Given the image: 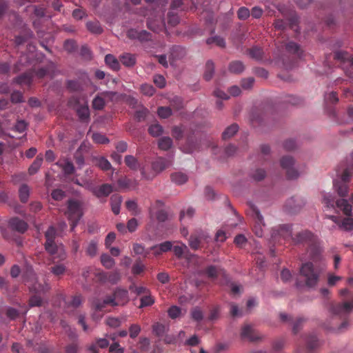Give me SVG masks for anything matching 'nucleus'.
Masks as SVG:
<instances>
[{
	"label": "nucleus",
	"mask_w": 353,
	"mask_h": 353,
	"mask_svg": "<svg viewBox=\"0 0 353 353\" xmlns=\"http://www.w3.org/2000/svg\"><path fill=\"white\" fill-rule=\"evenodd\" d=\"M299 274L303 281H296L297 287L305 286L308 288H314L319 283L321 270L319 267L314 266L312 262L302 263Z\"/></svg>",
	"instance_id": "f257e3e1"
},
{
	"label": "nucleus",
	"mask_w": 353,
	"mask_h": 353,
	"mask_svg": "<svg viewBox=\"0 0 353 353\" xmlns=\"http://www.w3.org/2000/svg\"><path fill=\"white\" fill-rule=\"evenodd\" d=\"M285 50L289 55L282 54L274 61L279 67L289 70L295 66L298 59L302 58L303 52L299 45L293 41H290L285 44Z\"/></svg>",
	"instance_id": "f03ea898"
},
{
	"label": "nucleus",
	"mask_w": 353,
	"mask_h": 353,
	"mask_svg": "<svg viewBox=\"0 0 353 353\" xmlns=\"http://www.w3.org/2000/svg\"><path fill=\"white\" fill-rule=\"evenodd\" d=\"M292 240L295 244L306 245L310 258L313 261L316 262L321 259V250L317 245L316 238L312 232L307 230L302 231L297 233Z\"/></svg>",
	"instance_id": "7ed1b4c3"
},
{
	"label": "nucleus",
	"mask_w": 353,
	"mask_h": 353,
	"mask_svg": "<svg viewBox=\"0 0 353 353\" xmlns=\"http://www.w3.org/2000/svg\"><path fill=\"white\" fill-rule=\"evenodd\" d=\"M46 241L45 243V249L50 255L57 254L60 260L66 259V252L62 244L57 245L54 243L56 236V230L53 226H50L45 233Z\"/></svg>",
	"instance_id": "20e7f679"
},
{
	"label": "nucleus",
	"mask_w": 353,
	"mask_h": 353,
	"mask_svg": "<svg viewBox=\"0 0 353 353\" xmlns=\"http://www.w3.org/2000/svg\"><path fill=\"white\" fill-rule=\"evenodd\" d=\"M65 214L70 222L71 230L72 231L83 216L82 203L76 199H69L67 202V210Z\"/></svg>",
	"instance_id": "39448f33"
},
{
	"label": "nucleus",
	"mask_w": 353,
	"mask_h": 353,
	"mask_svg": "<svg viewBox=\"0 0 353 353\" xmlns=\"http://www.w3.org/2000/svg\"><path fill=\"white\" fill-rule=\"evenodd\" d=\"M330 310L333 314L344 319L339 329L340 330L345 329L348 325V321L346 318L353 310V299L350 301H345L342 303L332 304L330 306Z\"/></svg>",
	"instance_id": "423d86ee"
},
{
	"label": "nucleus",
	"mask_w": 353,
	"mask_h": 353,
	"mask_svg": "<svg viewBox=\"0 0 353 353\" xmlns=\"http://www.w3.org/2000/svg\"><path fill=\"white\" fill-rule=\"evenodd\" d=\"M171 164V161L163 157H159L152 163V172L148 173L145 168L143 167L141 169V173L143 178L147 180H152L158 173L169 168Z\"/></svg>",
	"instance_id": "0eeeda50"
},
{
	"label": "nucleus",
	"mask_w": 353,
	"mask_h": 353,
	"mask_svg": "<svg viewBox=\"0 0 353 353\" xmlns=\"http://www.w3.org/2000/svg\"><path fill=\"white\" fill-rule=\"evenodd\" d=\"M336 206L347 216L342 220L341 223L339 224V227L342 228L345 231L353 230V219L351 217L352 210V205L347 199H340L336 201Z\"/></svg>",
	"instance_id": "6e6552de"
},
{
	"label": "nucleus",
	"mask_w": 353,
	"mask_h": 353,
	"mask_svg": "<svg viewBox=\"0 0 353 353\" xmlns=\"http://www.w3.org/2000/svg\"><path fill=\"white\" fill-rule=\"evenodd\" d=\"M351 172L349 169H345L339 179L334 181V188L339 196L345 197L347 196L349 188L348 183L350 180Z\"/></svg>",
	"instance_id": "1a4fd4ad"
},
{
	"label": "nucleus",
	"mask_w": 353,
	"mask_h": 353,
	"mask_svg": "<svg viewBox=\"0 0 353 353\" xmlns=\"http://www.w3.org/2000/svg\"><path fill=\"white\" fill-rule=\"evenodd\" d=\"M295 161L291 156L283 157L281 159V166L285 170L288 179H296L299 174L294 167Z\"/></svg>",
	"instance_id": "9d476101"
},
{
	"label": "nucleus",
	"mask_w": 353,
	"mask_h": 353,
	"mask_svg": "<svg viewBox=\"0 0 353 353\" xmlns=\"http://www.w3.org/2000/svg\"><path fill=\"white\" fill-rule=\"evenodd\" d=\"M200 274L205 276L212 281H216L219 276L226 277L225 270L219 265H210L201 270Z\"/></svg>",
	"instance_id": "9b49d317"
},
{
	"label": "nucleus",
	"mask_w": 353,
	"mask_h": 353,
	"mask_svg": "<svg viewBox=\"0 0 353 353\" xmlns=\"http://www.w3.org/2000/svg\"><path fill=\"white\" fill-rule=\"evenodd\" d=\"M50 290V286L48 284H46V285H42L41 284H38V287L36 284L30 287V290L31 292H35L37 293H45L48 290ZM43 300L41 297L37 294L32 295L29 299V306L30 307H39L42 305Z\"/></svg>",
	"instance_id": "f8f14e48"
},
{
	"label": "nucleus",
	"mask_w": 353,
	"mask_h": 353,
	"mask_svg": "<svg viewBox=\"0 0 353 353\" xmlns=\"http://www.w3.org/2000/svg\"><path fill=\"white\" fill-rule=\"evenodd\" d=\"M252 216L254 219L255 224L253 227V232L256 236L261 237L263 235L262 226L264 225L263 218L258 208L254 205H250Z\"/></svg>",
	"instance_id": "ddd939ff"
},
{
	"label": "nucleus",
	"mask_w": 353,
	"mask_h": 353,
	"mask_svg": "<svg viewBox=\"0 0 353 353\" xmlns=\"http://www.w3.org/2000/svg\"><path fill=\"white\" fill-rule=\"evenodd\" d=\"M208 235L203 231L192 234L189 239V245L191 249L196 250L201 247L203 243L208 242Z\"/></svg>",
	"instance_id": "4468645a"
},
{
	"label": "nucleus",
	"mask_w": 353,
	"mask_h": 353,
	"mask_svg": "<svg viewBox=\"0 0 353 353\" xmlns=\"http://www.w3.org/2000/svg\"><path fill=\"white\" fill-rule=\"evenodd\" d=\"M51 256V263L52 265L49 268V270L54 276L60 278L65 274L67 268L63 263H60V261H62L63 260H60L57 257V254Z\"/></svg>",
	"instance_id": "2eb2a0df"
},
{
	"label": "nucleus",
	"mask_w": 353,
	"mask_h": 353,
	"mask_svg": "<svg viewBox=\"0 0 353 353\" xmlns=\"http://www.w3.org/2000/svg\"><path fill=\"white\" fill-rule=\"evenodd\" d=\"M110 298L113 301L112 306L124 305L128 300V292L126 290L117 288Z\"/></svg>",
	"instance_id": "dca6fc26"
},
{
	"label": "nucleus",
	"mask_w": 353,
	"mask_h": 353,
	"mask_svg": "<svg viewBox=\"0 0 353 353\" xmlns=\"http://www.w3.org/2000/svg\"><path fill=\"white\" fill-rule=\"evenodd\" d=\"M127 37L130 39H137L140 42L148 41L152 39V34L146 30L139 31L136 29H130Z\"/></svg>",
	"instance_id": "f3484780"
},
{
	"label": "nucleus",
	"mask_w": 353,
	"mask_h": 353,
	"mask_svg": "<svg viewBox=\"0 0 353 353\" xmlns=\"http://www.w3.org/2000/svg\"><path fill=\"white\" fill-rule=\"evenodd\" d=\"M292 230L290 225H281L276 230H274L272 234V238L276 239V236L283 238L284 240L292 239Z\"/></svg>",
	"instance_id": "a211bd4d"
},
{
	"label": "nucleus",
	"mask_w": 353,
	"mask_h": 353,
	"mask_svg": "<svg viewBox=\"0 0 353 353\" xmlns=\"http://www.w3.org/2000/svg\"><path fill=\"white\" fill-rule=\"evenodd\" d=\"M113 191V188L110 184L104 183L99 187H94L92 189L94 195L97 198L108 196Z\"/></svg>",
	"instance_id": "6ab92c4d"
},
{
	"label": "nucleus",
	"mask_w": 353,
	"mask_h": 353,
	"mask_svg": "<svg viewBox=\"0 0 353 353\" xmlns=\"http://www.w3.org/2000/svg\"><path fill=\"white\" fill-rule=\"evenodd\" d=\"M9 225L12 230L19 233H24L28 229L27 223L18 217L12 218L9 221Z\"/></svg>",
	"instance_id": "aec40b11"
},
{
	"label": "nucleus",
	"mask_w": 353,
	"mask_h": 353,
	"mask_svg": "<svg viewBox=\"0 0 353 353\" xmlns=\"http://www.w3.org/2000/svg\"><path fill=\"white\" fill-rule=\"evenodd\" d=\"M241 336L252 342L257 341L261 339V336L250 325H246L242 328Z\"/></svg>",
	"instance_id": "412c9836"
},
{
	"label": "nucleus",
	"mask_w": 353,
	"mask_h": 353,
	"mask_svg": "<svg viewBox=\"0 0 353 353\" xmlns=\"http://www.w3.org/2000/svg\"><path fill=\"white\" fill-rule=\"evenodd\" d=\"M303 202L299 198L292 197L287 201L285 208L289 212L296 213L303 206Z\"/></svg>",
	"instance_id": "4be33fe9"
},
{
	"label": "nucleus",
	"mask_w": 353,
	"mask_h": 353,
	"mask_svg": "<svg viewBox=\"0 0 353 353\" xmlns=\"http://www.w3.org/2000/svg\"><path fill=\"white\" fill-rule=\"evenodd\" d=\"M186 54L185 49L179 46H174L172 48L169 57L170 64H173L175 60L182 59Z\"/></svg>",
	"instance_id": "5701e85b"
},
{
	"label": "nucleus",
	"mask_w": 353,
	"mask_h": 353,
	"mask_svg": "<svg viewBox=\"0 0 353 353\" xmlns=\"http://www.w3.org/2000/svg\"><path fill=\"white\" fill-rule=\"evenodd\" d=\"M303 341L305 345V349L307 352L310 353L319 346V341L317 337L314 334L305 336L303 339Z\"/></svg>",
	"instance_id": "b1692460"
},
{
	"label": "nucleus",
	"mask_w": 353,
	"mask_h": 353,
	"mask_svg": "<svg viewBox=\"0 0 353 353\" xmlns=\"http://www.w3.org/2000/svg\"><path fill=\"white\" fill-rule=\"evenodd\" d=\"M112 303L113 301L108 296L103 300L94 299L92 303V307L97 311H102L107 305L112 306Z\"/></svg>",
	"instance_id": "393cba45"
},
{
	"label": "nucleus",
	"mask_w": 353,
	"mask_h": 353,
	"mask_svg": "<svg viewBox=\"0 0 353 353\" xmlns=\"http://www.w3.org/2000/svg\"><path fill=\"white\" fill-rule=\"evenodd\" d=\"M34 72L29 70L15 79V82L19 85H30L32 83Z\"/></svg>",
	"instance_id": "a878e982"
},
{
	"label": "nucleus",
	"mask_w": 353,
	"mask_h": 353,
	"mask_svg": "<svg viewBox=\"0 0 353 353\" xmlns=\"http://www.w3.org/2000/svg\"><path fill=\"white\" fill-rule=\"evenodd\" d=\"M172 248V243L170 241H165L159 245H156L151 248V250H153L154 254L156 256L160 255L163 252H166L168 251L171 250Z\"/></svg>",
	"instance_id": "bb28decb"
},
{
	"label": "nucleus",
	"mask_w": 353,
	"mask_h": 353,
	"mask_svg": "<svg viewBox=\"0 0 353 353\" xmlns=\"http://www.w3.org/2000/svg\"><path fill=\"white\" fill-rule=\"evenodd\" d=\"M247 54L256 61H262L264 56L263 48L259 46H253L247 50Z\"/></svg>",
	"instance_id": "cd10ccee"
},
{
	"label": "nucleus",
	"mask_w": 353,
	"mask_h": 353,
	"mask_svg": "<svg viewBox=\"0 0 353 353\" xmlns=\"http://www.w3.org/2000/svg\"><path fill=\"white\" fill-rule=\"evenodd\" d=\"M122 203V197L118 194H113L110 198V205L112 211L114 214H119L120 212V206Z\"/></svg>",
	"instance_id": "c85d7f7f"
},
{
	"label": "nucleus",
	"mask_w": 353,
	"mask_h": 353,
	"mask_svg": "<svg viewBox=\"0 0 353 353\" xmlns=\"http://www.w3.org/2000/svg\"><path fill=\"white\" fill-rule=\"evenodd\" d=\"M98 275L101 281L108 280L112 283H116L121 278L120 273L118 271L110 272L108 276H107L106 274L103 272H99Z\"/></svg>",
	"instance_id": "c756f323"
},
{
	"label": "nucleus",
	"mask_w": 353,
	"mask_h": 353,
	"mask_svg": "<svg viewBox=\"0 0 353 353\" xmlns=\"http://www.w3.org/2000/svg\"><path fill=\"white\" fill-rule=\"evenodd\" d=\"M120 61L126 67H132L135 65L137 58L134 54L130 53H123L119 57Z\"/></svg>",
	"instance_id": "7c9ffc66"
},
{
	"label": "nucleus",
	"mask_w": 353,
	"mask_h": 353,
	"mask_svg": "<svg viewBox=\"0 0 353 353\" xmlns=\"http://www.w3.org/2000/svg\"><path fill=\"white\" fill-rule=\"evenodd\" d=\"M43 161V158L42 154L37 155L34 161L28 168V173L30 175H33L39 171L42 165Z\"/></svg>",
	"instance_id": "2f4dec72"
},
{
	"label": "nucleus",
	"mask_w": 353,
	"mask_h": 353,
	"mask_svg": "<svg viewBox=\"0 0 353 353\" xmlns=\"http://www.w3.org/2000/svg\"><path fill=\"white\" fill-rule=\"evenodd\" d=\"M228 70L234 74H241L245 70V65L241 61H233L230 63Z\"/></svg>",
	"instance_id": "473e14b6"
},
{
	"label": "nucleus",
	"mask_w": 353,
	"mask_h": 353,
	"mask_svg": "<svg viewBox=\"0 0 353 353\" xmlns=\"http://www.w3.org/2000/svg\"><path fill=\"white\" fill-rule=\"evenodd\" d=\"M334 59L341 62L348 61L351 66H353V57H350L348 54L343 51H336L334 53Z\"/></svg>",
	"instance_id": "72a5a7b5"
},
{
	"label": "nucleus",
	"mask_w": 353,
	"mask_h": 353,
	"mask_svg": "<svg viewBox=\"0 0 353 353\" xmlns=\"http://www.w3.org/2000/svg\"><path fill=\"white\" fill-rule=\"evenodd\" d=\"M22 278L23 281L26 283L36 281V274L31 266L26 267V270L23 272Z\"/></svg>",
	"instance_id": "f704fd0d"
},
{
	"label": "nucleus",
	"mask_w": 353,
	"mask_h": 353,
	"mask_svg": "<svg viewBox=\"0 0 353 353\" xmlns=\"http://www.w3.org/2000/svg\"><path fill=\"white\" fill-rule=\"evenodd\" d=\"M198 149H199V144L197 142H194L192 138H188L182 148L183 151L186 153H192Z\"/></svg>",
	"instance_id": "c9c22d12"
},
{
	"label": "nucleus",
	"mask_w": 353,
	"mask_h": 353,
	"mask_svg": "<svg viewBox=\"0 0 353 353\" xmlns=\"http://www.w3.org/2000/svg\"><path fill=\"white\" fill-rule=\"evenodd\" d=\"M77 112L81 121L88 120L90 117V110L87 105H79L77 108Z\"/></svg>",
	"instance_id": "e433bc0d"
},
{
	"label": "nucleus",
	"mask_w": 353,
	"mask_h": 353,
	"mask_svg": "<svg viewBox=\"0 0 353 353\" xmlns=\"http://www.w3.org/2000/svg\"><path fill=\"white\" fill-rule=\"evenodd\" d=\"M105 63L114 70H118L120 68L119 61L112 54H107L105 57Z\"/></svg>",
	"instance_id": "4c0bfd02"
},
{
	"label": "nucleus",
	"mask_w": 353,
	"mask_h": 353,
	"mask_svg": "<svg viewBox=\"0 0 353 353\" xmlns=\"http://www.w3.org/2000/svg\"><path fill=\"white\" fill-rule=\"evenodd\" d=\"M214 64L212 61L209 60L205 63V68L203 74V78L206 81H210L214 74Z\"/></svg>",
	"instance_id": "58836bf2"
},
{
	"label": "nucleus",
	"mask_w": 353,
	"mask_h": 353,
	"mask_svg": "<svg viewBox=\"0 0 353 353\" xmlns=\"http://www.w3.org/2000/svg\"><path fill=\"white\" fill-rule=\"evenodd\" d=\"M125 165L132 170H137L139 168L138 160L132 155H127L124 159Z\"/></svg>",
	"instance_id": "ea45409f"
},
{
	"label": "nucleus",
	"mask_w": 353,
	"mask_h": 353,
	"mask_svg": "<svg viewBox=\"0 0 353 353\" xmlns=\"http://www.w3.org/2000/svg\"><path fill=\"white\" fill-rule=\"evenodd\" d=\"M159 148L167 151L172 146V140L169 137H163L159 139L158 141Z\"/></svg>",
	"instance_id": "a19ab883"
},
{
	"label": "nucleus",
	"mask_w": 353,
	"mask_h": 353,
	"mask_svg": "<svg viewBox=\"0 0 353 353\" xmlns=\"http://www.w3.org/2000/svg\"><path fill=\"white\" fill-rule=\"evenodd\" d=\"M30 196V188L26 184H23L19 190V199L22 203H26Z\"/></svg>",
	"instance_id": "79ce46f5"
},
{
	"label": "nucleus",
	"mask_w": 353,
	"mask_h": 353,
	"mask_svg": "<svg viewBox=\"0 0 353 353\" xmlns=\"http://www.w3.org/2000/svg\"><path fill=\"white\" fill-rule=\"evenodd\" d=\"M239 126L237 124L234 123L228 127L222 134V137L224 140L229 139L233 137L238 131Z\"/></svg>",
	"instance_id": "37998d69"
},
{
	"label": "nucleus",
	"mask_w": 353,
	"mask_h": 353,
	"mask_svg": "<svg viewBox=\"0 0 353 353\" xmlns=\"http://www.w3.org/2000/svg\"><path fill=\"white\" fill-rule=\"evenodd\" d=\"M148 132L151 136L157 137L163 134V128L159 123H155L149 126Z\"/></svg>",
	"instance_id": "c03bdc74"
},
{
	"label": "nucleus",
	"mask_w": 353,
	"mask_h": 353,
	"mask_svg": "<svg viewBox=\"0 0 353 353\" xmlns=\"http://www.w3.org/2000/svg\"><path fill=\"white\" fill-rule=\"evenodd\" d=\"M86 27L93 34H99L103 32V28L99 21H88L86 23Z\"/></svg>",
	"instance_id": "a18cd8bd"
},
{
	"label": "nucleus",
	"mask_w": 353,
	"mask_h": 353,
	"mask_svg": "<svg viewBox=\"0 0 353 353\" xmlns=\"http://www.w3.org/2000/svg\"><path fill=\"white\" fill-rule=\"evenodd\" d=\"M148 114L149 110L146 108L141 106L136 110L134 113V119L138 122L143 121Z\"/></svg>",
	"instance_id": "49530a36"
},
{
	"label": "nucleus",
	"mask_w": 353,
	"mask_h": 353,
	"mask_svg": "<svg viewBox=\"0 0 353 353\" xmlns=\"http://www.w3.org/2000/svg\"><path fill=\"white\" fill-rule=\"evenodd\" d=\"M147 26L154 32H159L163 28V22L161 19L154 21H152L151 19H148L147 21Z\"/></svg>",
	"instance_id": "de8ad7c7"
},
{
	"label": "nucleus",
	"mask_w": 353,
	"mask_h": 353,
	"mask_svg": "<svg viewBox=\"0 0 353 353\" xmlns=\"http://www.w3.org/2000/svg\"><path fill=\"white\" fill-rule=\"evenodd\" d=\"M171 180L178 185H182L188 181V176L183 173L176 172L171 174Z\"/></svg>",
	"instance_id": "09e8293b"
},
{
	"label": "nucleus",
	"mask_w": 353,
	"mask_h": 353,
	"mask_svg": "<svg viewBox=\"0 0 353 353\" xmlns=\"http://www.w3.org/2000/svg\"><path fill=\"white\" fill-rule=\"evenodd\" d=\"M101 262L107 269L112 268L115 264L114 260L107 254H103L101 256Z\"/></svg>",
	"instance_id": "8fccbe9b"
},
{
	"label": "nucleus",
	"mask_w": 353,
	"mask_h": 353,
	"mask_svg": "<svg viewBox=\"0 0 353 353\" xmlns=\"http://www.w3.org/2000/svg\"><path fill=\"white\" fill-rule=\"evenodd\" d=\"M83 302V298L81 294H77L72 297L71 301L66 303L68 307L77 308Z\"/></svg>",
	"instance_id": "3c124183"
},
{
	"label": "nucleus",
	"mask_w": 353,
	"mask_h": 353,
	"mask_svg": "<svg viewBox=\"0 0 353 353\" xmlns=\"http://www.w3.org/2000/svg\"><path fill=\"white\" fill-rule=\"evenodd\" d=\"M96 164L103 171H107L112 168L110 163L104 157L97 159Z\"/></svg>",
	"instance_id": "603ef678"
},
{
	"label": "nucleus",
	"mask_w": 353,
	"mask_h": 353,
	"mask_svg": "<svg viewBox=\"0 0 353 353\" xmlns=\"http://www.w3.org/2000/svg\"><path fill=\"white\" fill-rule=\"evenodd\" d=\"M157 114L159 117L167 119L172 115V111L170 107L161 106L158 108Z\"/></svg>",
	"instance_id": "864d4df0"
},
{
	"label": "nucleus",
	"mask_w": 353,
	"mask_h": 353,
	"mask_svg": "<svg viewBox=\"0 0 353 353\" xmlns=\"http://www.w3.org/2000/svg\"><path fill=\"white\" fill-rule=\"evenodd\" d=\"M154 303V299L150 295V292L145 294L141 298L140 307L152 305Z\"/></svg>",
	"instance_id": "5fc2aeb1"
},
{
	"label": "nucleus",
	"mask_w": 353,
	"mask_h": 353,
	"mask_svg": "<svg viewBox=\"0 0 353 353\" xmlns=\"http://www.w3.org/2000/svg\"><path fill=\"white\" fill-rule=\"evenodd\" d=\"M208 44L215 43L217 46L224 48L225 46V42L224 39L219 36H214L210 37L206 41Z\"/></svg>",
	"instance_id": "6e6d98bb"
},
{
	"label": "nucleus",
	"mask_w": 353,
	"mask_h": 353,
	"mask_svg": "<svg viewBox=\"0 0 353 353\" xmlns=\"http://www.w3.org/2000/svg\"><path fill=\"white\" fill-rule=\"evenodd\" d=\"M323 203L327 208H334V205H336V201H334V197L330 194H323Z\"/></svg>",
	"instance_id": "4d7b16f0"
},
{
	"label": "nucleus",
	"mask_w": 353,
	"mask_h": 353,
	"mask_svg": "<svg viewBox=\"0 0 353 353\" xmlns=\"http://www.w3.org/2000/svg\"><path fill=\"white\" fill-rule=\"evenodd\" d=\"M129 289L132 292L135 293L138 296L141 294L145 295V294H148L150 292V290L145 287L136 286L134 284L131 285Z\"/></svg>",
	"instance_id": "13d9d810"
},
{
	"label": "nucleus",
	"mask_w": 353,
	"mask_h": 353,
	"mask_svg": "<svg viewBox=\"0 0 353 353\" xmlns=\"http://www.w3.org/2000/svg\"><path fill=\"white\" fill-rule=\"evenodd\" d=\"M105 106V101L103 97L97 96L92 101V107L95 110H102Z\"/></svg>",
	"instance_id": "bf43d9fd"
},
{
	"label": "nucleus",
	"mask_w": 353,
	"mask_h": 353,
	"mask_svg": "<svg viewBox=\"0 0 353 353\" xmlns=\"http://www.w3.org/2000/svg\"><path fill=\"white\" fill-rule=\"evenodd\" d=\"M191 316L196 321H201L203 319V313L198 307H195L191 310Z\"/></svg>",
	"instance_id": "052dcab7"
},
{
	"label": "nucleus",
	"mask_w": 353,
	"mask_h": 353,
	"mask_svg": "<svg viewBox=\"0 0 353 353\" xmlns=\"http://www.w3.org/2000/svg\"><path fill=\"white\" fill-rule=\"evenodd\" d=\"M65 192L61 189L53 190L51 192V196L54 201H61L65 197Z\"/></svg>",
	"instance_id": "680f3d73"
},
{
	"label": "nucleus",
	"mask_w": 353,
	"mask_h": 353,
	"mask_svg": "<svg viewBox=\"0 0 353 353\" xmlns=\"http://www.w3.org/2000/svg\"><path fill=\"white\" fill-rule=\"evenodd\" d=\"M179 22V18L176 13L174 12L172 10L168 12V23L172 26H175Z\"/></svg>",
	"instance_id": "e2e57ef3"
},
{
	"label": "nucleus",
	"mask_w": 353,
	"mask_h": 353,
	"mask_svg": "<svg viewBox=\"0 0 353 353\" xmlns=\"http://www.w3.org/2000/svg\"><path fill=\"white\" fill-rule=\"evenodd\" d=\"M67 88L72 92L79 91L81 90V85L78 81L69 80L67 81Z\"/></svg>",
	"instance_id": "0e129e2a"
},
{
	"label": "nucleus",
	"mask_w": 353,
	"mask_h": 353,
	"mask_svg": "<svg viewBox=\"0 0 353 353\" xmlns=\"http://www.w3.org/2000/svg\"><path fill=\"white\" fill-rule=\"evenodd\" d=\"M150 340L148 338H141L139 342V349L142 352H146L150 348Z\"/></svg>",
	"instance_id": "69168bd1"
},
{
	"label": "nucleus",
	"mask_w": 353,
	"mask_h": 353,
	"mask_svg": "<svg viewBox=\"0 0 353 353\" xmlns=\"http://www.w3.org/2000/svg\"><path fill=\"white\" fill-rule=\"evenodd\" d=\"M250 15V11L245 7H241L237 11L238 18L241 20L247 19Z\"/></svg>",
	"instance_id": "338daca9"
},
{
	"label": "nucleus",
	"mask_w": 353,
	"mask_h": 353,
	"mask_svg": "<svg viewBox=\"0 0 353 353\" xmlns=\"http://www.w3.org/2000/svg\"><path fill=\"white\" fill-rule=\"evenodd\" d=\"M79 345L77 342H72L68 344L64 347L65 353H78L79 352Z\"/></svg>",
	"instance_id": "774afa93"
}]
</instances>
